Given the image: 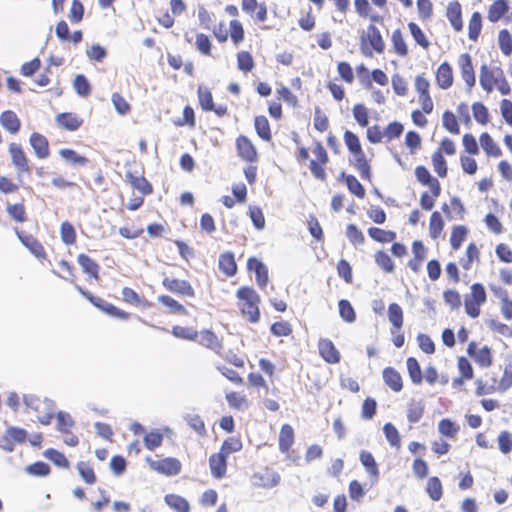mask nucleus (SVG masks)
I'll list each match as a JSON object with an SVG mask.
<instances>
[{
  "label": "nucleus",
  "mask_w": 512,
  "mask_h": 512,
  "mask_svg": "<svg viewBox=\"0 0 512 512\" xmlns=\"http://www.w3.org/2000/svg\"><path fill=\"white\" fill-rule=\"evenodd\" d=\"M60 268L66 272L68 277H65V279H68L72 284H74L75 289L83 296L85 297L92 305H94L96 308H98L103 313L107 314L108 316L118 318L121 320H129L131 317V314L129 312H126L117 306L105 301L104 299L92 295L89 291L85 290L83 287L75 283V268L74 266L66 261L61 260L59 262Z\"/></svg>",
  "instance_id": "f257e3e1"
},
{
  "label": "nucleus",
  "mask_w": 512,
  "mask_h": 512,
  "mask_svg": "<svg viewBox=\"0 0 512 512\" xmlns=\"http://www.w3.org/2000/svg\"><path fill=\"white\" fill-rule=\"evenodd\" d=\"M479 84L486 94H491L494 90L503 96L511 93L510 83L504 70L499 66L482 64L479 70Z\"/></svg>",
  "instance_id": "f03ea898"
},
{
  "label": "nucleus",
  "mask_w": 512,
  "mask_h": 512,
  "mask_svg": "<svg viewBox=\"0 0 512 512\" xmlns=\"http://www.w3.org/2000/svg\"><path fill=\"white\" fill-rule=\"evenodd\" d=\"M475 384V395L478 397L494 393H505L512 387V361L507 363L503 369L501 378L491 375L488 379L477 378Z\"/></svg>",
  "instance_id": "7ed1b4c3"
},
{
  "label": "nucleus",
  "mask_w": 512,
  "mask_h": 512,
  "mask_svg": "<svg viewBox=\"0 0 512 512\" xmlns=\"http://www.w3.org/2000/svg\"><path fill=\"white\" fill-rule=\"evenodd\" d=\"M237 307L241 315L252 324L260 321V303L259 294L249 286H241L236 291Z\"/></svg>",
  "instance_id": "20e7f679"
},
{
  "label": "nucleus",
  "mask_w": 512,
  "mask_h": 512,
  "mask_svg": "<svg viewBox=\"0 0 512 512\" xmlns=\"http://www.w3.org/2000/svg\"><path fill=\"white\" fill-rule=\"evenodd\" d=\"M414 173L417 181L421 185L427 186L430 189V193L427 191L421 193L419 201L423 210L430 211L433 209L436 199L441 194V184L438 179L433 177L429 170L423 165L416 166Z\"/></svg>",
  "instance_id": "39448f33"
},
{
  "label": "nucleus",
  "mask_w": 512,
  "mask_h": 512,
  "mask_svg": "<svg viewBox=\"0 0 512 512\" xmlns=\"http://www.w3.org/2000/svg\"><path fill=\"white\" fill-rule=\"evenodd\" d=\"M7 152L10 164L16 171L17 180L21 182L22 176H28L32 173L31 158L23 145L16 141L8 143Z\"/></svg>",
  "instance_id": "423d86ee"
},
{
  "label": "nucleus",
  "mask_w": 512,
  "mask_h": 512,
  "mask_svg": "<svg viewBox=\"0 0 512 512\" xmlns=\"http://www.w3.org/2000/svg\"><path fill=\"white\" fill-rule=\"evenodd\" d=\"M360 51L366 57H372L374 53L382 54L385 51V41L375 23H370L359 37Z\"/></svg>",
  "instance_id": "0eeeda50"
},
{
  "label": "nucleus",
  "mask_w": 512,
  "mask_h": 512,
  "mask_svg": "<svg viewBox=\"0 0 512 512\" xmlns=\"http://www.w3.org/2000/svg\"><path fill=\"white\" fill-rule=\"evenodd\" d=\"M487 301V294L482 283H473L470 292L464 297L465 313L472 319H476L481 314V307Z\"/></svg>",
  "instance_id": "6e6552de"
},
{
  "label": "nucleus",
  "mask_w": 512,
  "mask_h": 512,
  "mask_svg": "<svg viewBox=\"0 0 512 512\" xmlns=\"http://www.w3.org/2000/svg\"><path fill=\"white\" fill-rule=\"evenodd\" d=\"M313 158L309 161V170L312 176L321 181L327 180L326 166L329 163V155L322 142L315 140L312 146Z\"/></svg>",
  "instance_id": "1a4fd4ad"
},
{
  "label": "nucleus",
  "mask_w": 512,
  "mask_h": 512,
  "mask_svg": "<svg viewBox=\"0 0 512 512\" xmlns=\"http://www.w3.org/2000/svg\"><path fill=\"white\" fill-rule=\"evenodd\" d=\"M18 240L21 244L40 262L48 260V254L44 245L32 234H28L18 227L14 228Z\"/></svg>",
  "instance_id": "9d476101"
},
{
  "label": "nucleus",
  "mask_w": 512,
  "mask_h": 512,
  "mask_svg": "<svg viewBox=\"0 0 512 512\" xmlns=\"http://www.w3.org/2000/svg\"><path fill=\"white\" fill-rule=\"evenodd\" d=\"M414 88L418 94V102L423 112L431 113L434 108L433 99L430 94V81L425 73H421L414 78Z\"/></svg>",
  "instance_id": "9b49d317"
},
{
  "label": "nucleus",
  "mask_w": 512,
  "mask_h": 512,
  "mask_svg": "<svg viewBox=\"0 0 512 512\" xmlns=\"http://www.w3.org/2000/svg\"><path fill=\"white\" fill-rule=\"evenodd\" d=\"M222 24L218 30H213V34L219 43H225L230 37L234 46H239L245 39V30L242 22L238 19L230 20L229 34L221 29Z\"/></svg>",
  "instance_id": "f8f14e48"
},
{
  "label": "nucleus",
  "mask_w": 512,
  "mask_h": 512,
  "mask_svg": "<svg viewBox=\"0 0 512 512\" xmlns=\"http://www.w3.org/2000/svg\"><path fill=\"white\" fill-rule=\"evenodd\" d=\"M146 462L151 470L165 476H176L182 470L181 462L175 457H166L158 460L147 458Z\"/></svg>",
  "instance_id": "ddd939ff"
},
{
  "label": "nucleus",
  "mask_w": 512,
  "mask_h": 512,
  "mask_svg": "<svg viewBox=\"0 0 512 512\" xmlns=\"http://www.w3.org/2000/svg\"><path fill=\"white\" fill-rule=\"evenodd\" d=\"M27 436L28 433L25 429L10 426L0 436V448L12 452L16 445L26 442Z\"/></svg>",
  "instance_id": "4468645a"
},
{
  "label": "nucleus",
  "mask_w": 512,
  "mask_h": 512,
  "mask_svg": "<svg viewBox=\"0 0 512 512\" xmlns=\"http://www.w3.org/2000/svg\"><path fill=\"white\" fill-rule=\"evenodd\" d=\"M466 351L480 368H488L493 364V352L487 345L479 347L475 341H471Z\"/></svg>",
  "instance_id": "2eb2a0df"
},
{
  "label": "nucleus",
  "mask_w": 512,
  "mask_h": 512,
  "mask_svg": "<svg viewBox=\"0 0 512 512\" xmlns=\"http://www.w3.org/2000/svg\"><path fill=\"white\" fill-rule=\"evenodd\" d=\"M197 97L199 105L203 111H213L218 117L227 115L228 108L225 105L215 106L213 102V95L208 87L199 85L197 89Z\"/></svg>",
  "instance_id": "dca6fc26"
},
{
  "label": "nucleus",
  "mask_w": 512,
  "mask_h": 512,
  "mask_svg": "<svg viewBox=\"0 0 512 512\" xmlns=\"http://www.w3.org/2000/svg\"><path fill=\"white\" fill-rule=\"evenodd\" d=\"M162 285L167 291L178 296L188 298L195 297V290L187 280L166 276L162 280Z\"/></svg>",
  "instance_id": "f3484780"
},
{
  "label": "nucleus",
  "mask_w": 512,
  "mask_h": 512,
  "mask_svg": "<svg viewBox=\"0 0 512 512\" xmlns=\"http://www.w3.org/2000/svg\"><path fill=\"white\" fill-rule=\"evenodd\" d=\"M238 157L247 163H256L259 159L258 151L250 138L239 135L235 140Z\"/></svg>",
  "instance_id": "a211bd4d"
},
{
  "label": "nucleus",
  "mask_w": 512,
  "mask_h": 512,
  "mask_svg": "<svg viewBox=\"0 0 512 512\" xmlns=\"http://www.w3.org/2000/svg\"><path fill=\"white\" fill-rule=\"evenodd\" d=\"M457 64L467 89H472L476 84V74L472 56L467 52L460 54L457 59Z\"/></svg>",
  "instance_id": "6ab92c4d"
},
{
  "label": "nucleus",
  "mask_w": 512,
  "mask_h": 512,
  "mask_svg": "<svg viewBox=\"0 0 512 512\" xmlns=\"http://www.w3.org/2000/svg\"><path fill=\"white\" fill-rule=\"evenodd\" d=\"M241 9L255 23H263L268 19V7L265 2L241 0Z\"/></svg>",
  "instance_id": "aec40b11"
},
{
  "label": "nucleus",
  "mask_w": 512,
  "mask_h": 512,
  "mask_svg": "<svg viewBox=\"0 0 512 512\" xmlns=\"http://www.w3.org/2000/svg\"><path fill=\"white\" fill-rule=\"evenodd\" d=\"M29 144L37 159L44 160L51 155L49 140L45 135L32 132L29 136Z\"/></svg>",
  "instance_id": "412c9836"
},
{
  "label": "nucleus",
  "mask_w": 512,
  "mask_h": 512,
  "mask_svg": "<svg viewBox=\"0 0 512 512\" xmlns=\"http://www.w3.org/2000/svg\"><path fill=\"white\" fill-rule=\"evenodd\" d=\"M457 369L459 375L452 380V386L454 388H461L466 381L474 378V369L465 356H459L457 358Z\"/></svg>",
  "instance_id": "4be33fe9"
},
{
  "label": "nucleus",
  "mask_w": 512,
  "mask_h": 512,
  "mask_svg": "<svg viewBox=\"0 0 512 512\" xmlns=\"http://www.w3.org/2000/svg\"><path fill=\"white\" fill-rule=\"evenodd\" d=\"M427 248L421 240H415L412 243L413 257L408 261L407 266L413 273H419L423 262L427 258Z\"/></svg>",
  "instance_id": "5701e85b"
},
{
  "label": "nucleus",
  "mask_w": 512,
  "mask_h": 512,
  "mask_svg": "<svg viewBox=\"0 0 512 512\" xmlns=\"http://www.w3.org/2000/svg\"><path fill=\"white\" fill-rule=\"evenodd\" d=\"M318 351L323 360L329 364L340 362L341 355L334 343L328 338H321L317 344Z\"/></svg>",
  "instance_id": "b1692460"
},
{
  "label": "nucleus",
  "mask_w": 512,
  "mask_h": 512,
  "mask_svg": "<svg viewBox=\"0 0 512 512\" xmlns=\"http://www.w3.org/2000/svg\"><path fill=\"white\" fill-rule=\"evenodd\" d=\"M435 81L442 90H447L454 83V73L451 64L447 61L442 62L436 69Z\"/></svg>",
  "instance_id": "393cba45"
},
{
  "label": "nucleus",
  "mask_w": 512,
  "mask_h": 512,
  "mask_svg": "<svg viewBox=\"0 0 512 512\" xmlns=\"http://www.w3.org/2000/svg\"><path fill=\"white\" fill-rule=\"evenodd\" d=\"M125 180L131 187L139 191L143 196L150 195L153 192L151 183L144 177L142 173L127 171L125 173Z\"/></svg>",
  "instance_id": "a878e982"
},
{
  "label": "nucleus",
  "mask_w": 512,
  "mask_h": 512,
  "mask_svg": "<svg viewBox=\"0 0 512 512\" xmlns=\"http://www.w3.org/2000/svg\"><path fill=\"white\" fill-rule=\"evenodd\" d=\"M382 379L385 385L395 393H399L404 387L403 377L394 367H385L382 371Z\"/></svg>",
  "instance_id": "bb28decb"
},
{
  "label": "nucleus",
  "mask_w": 512,
  "mask_h": 512,
  "mask_svg": "<svg viewBox=\"0 0 512 512\" xmlns=\"http://www.w3.org/2000/svg\"><path fill=\"white\" fill-rule=\"evenodd\" d=\"M55 122L61 129L72 132L82 126L83 119L76 113L63 112L56 115Z\"/></svg>",
  "instance_id": "cd10ccee"
},
{
  "label": "nucleus",
  "mask_w": 512,
  "mask_h": 512,
  "mask_svg": "<svg viewBox=\"0 0 512 512\" xmlns=\"http://www.w3.org/2000/svg\"><path fill=\"white\" fill-rule=\"evenodd\" d=\"M446 17L455 32L463 30L462 6L458 1H451L446 8Z\"/></svg>",
  "instance_id": "c85d7f7f"
},
{
  "label": "nucleus",
  "mask_w": 512,
  "mask_h": 512,
  "mask_svg": "<svg viewBox=\"0 0 512 512\" xmlns=\"http://www.w3.org/2000/svg\"><path fill=\"white\" fill-rule=\"evenodd\" d=\"M479 145L488 158H499L503 152L499 144L488 132H482L479 136Z\"/></svg>",
  "instance_id": "c756f323"
},
{
  "label": "nucleus",
  "mask_w": 512,
  "mask_h": 512,
  "mask_svg": "<svg viewBox=\"0 0 512 512\" xmlns=\"http://www.w3.org/2000/svg\"><path fill=\"white\" fill-rule=\"evenodd\" d=\"M209 468L211 475L215 479L224 478L227 473V456L219 451L211 454L209 457Z\"/></svg>",
  "instance_id": "7c9ffc66"
},
{
  "label": "nucleus",
  "mask_w": 512,
  "mask_h": 512,
  "mask_svg": "<svg viewBox=\"0 0 512 512\" xmlns=\"http://www.w3.org/2000/svg\"><path fill=\"white\" fill-rule=\"evenodd\" d=\"M247 268L250 271L255 272V278L257 285L263 289L267 286L269 277L267 267L257 258L250 257L247 260Z\"/></svg>",
  "instance_id": "2f4dec72"
},
{
  "label": "nucleus",
  "mask_w": 512,
  "mask_h": 512,
  "mask_svg": "<svg viewBox=\"0 0 512 512\" xmlns=\"http://www.w3.org/2000/svg\"><path fill=\"white\" fill-rule=\"evenodd\" d=\"M199 344L213 352L220 354L223 349L222 338L218 337L212 330L204 329L200 333Z\"/></svg>",
  "instance_id": "473e14b6"
},
{
  "label": "nucleus",
  "mask_w": 512,
  "mask_h": 512,
  "mask_svg": "<svg viewBox=\"0 0 512 512\" xmlns=\"http://www.w3.org/2000/svg\"><path fill=\"white\" fill-rule=\"evenodd\" d=\"M0 125L11 135H16L21 129V120L12 110H5L0 114Z\"/></svg>",
  "instance_id": "72a5a7b5"
},
{
  "label": "nucleus",
  "mask_w": 512,
  "mask_h": 512,
  "mask_svg": "<svg viewBox=\"0 0 512 512\" xmlns=\"http://www.w3.org/2000/svg\"><path fill=\"white\" fill-rule=\"evenodd\" d=\"M295 441V432L290 424H283L280 428L278 437L279 450L284 454H289Z\"/></svg>",
  "instance_id": "f704fd0d"
},
{
  "label": "nucleus",
  "mask_w": 512,
  "mask_h": 512,
  "mask_svg": "<svg viewBox=\"0 0 512 512\" xmlns=\"http://www.w3.org/2000/svg\"><path fill=\"white\" fill-rule=\"evenodd\" d=\"M356 14L363 19H369L371 23H382L383 17L372 12L369 0H354Z\"/></svg>",
  "instance_id": "c9c22d12"
},
{
  "label": "nucleus",
  "mask_w": 512,
  "mask_h": 512,
  "mask_svg": "<svg viewBox=\"0 0 512 512\" xmlns=\"http://www.w3.org/2000/svg\"><path fill=\"white\" fill-rule=\"evenodd\" d=\"M509 10L510 7L507 0H494L488 7L487 19L491 23H497L507 15Z\"/></svg>",
  "instance_id": "e433bc0d"
},
{
  "label": "nucleus",
  "mask_w": 512,
  "mask_h": 512,
  "mask_svg": "<svg viewBox=\"0 0 512 512\" xmlns=\"http://www.w3.org/2000/svg\"><path fill=\"white\" fill-rule=\"evenodd\" d=\"M254 484L262 488H272L278 485L280 476L269 469L257 472L253 475Z\"/></svg>",
  "instance_id": "4c0bfd02"
},
{
  "label": "nucleus",
  "mask_w": 512,
  "mask_h": 512,
  "mask_svg": "<svg viewBox=\"0 0 512 512\" xmlns=\"http://www.w3.org/2000/svg\"><path fill=\"white\" fill-rule=\"evenodd\" d=\"M359 458L361 464L365 467L367 473L369 474L372 484L377 483L380 477V472L378 464L372 453L363 450L360 452Z\"/></svg>",
  "instance_id": "58836bf2"
},
{
  "label": "nucleus",
  "mask_w": 512,
  "mask_h": 512,
  "mask_svg": "<svg viewBox=\"0 0 512 512\" xmlns=\"http://www.w3.org/2000/svg\"><path fill=\"white\" fill-rule=\"evenodd\" d=\"M391 44L393 52L397 56L406 58L409 55V47L405 35L400 29L393 30L391 34Z\"/></svg>",
  "instance_id": "ea45409f"
},
{
  "label": "nucleus",
  "mask_w": 512,
  "mask_h": 512,
  "mask_svg": "<svg viewBox=\"0 0 512 512\" xmlns=\"http://www.w3.org/2000/svg\"><path fill=\"white\" fill-rule=\"evenodd\" d=\"M77 262L81 266L82 271L88 275L89 278L99 280V264L88 255L81 253L77 256Z\"/></svg>",
  "instance_id": "a19ab883"
},
{
  "label": "nucleus",
  "mask_w": 512,
  "mask_h": 512,
  "mask_svg": "<svg viewBox=\"0 0 512 512\" xmlns=\"http://www.w3.org/2000/svg\"><path fill=\"white\" fill-rule=\"evenodd\" d=\"M425 412V404L422 400L410 399L407 403L406 417L409 423H417Z\"/></svg>",
  "instance_id": "79ce46f5"
},
{
  "label": "nucleus",
  "mask_w": 512,
  "mask_h": 512,
  "mask_svg": "<svg viewBox=\"0 0 512 512\" xmlns=\"http://www.w3.org/2000/svg\"><path fill=\"white\" fill-rule=\"evenodd\" d=\"M5 209L10 219L15 223L22 224L28 219L26 206L23 201L16 203L8 202Z\"/></svg>",
  "instance_id": "37998d69"
},
{
  "label": "nucleus",
  "mask_w": 512,
  "mask_h": 512,
  "mask_svg": "<svg viewBox=\"0 0 512 512\" xmlns=\"http://www.w3.org/2000/svg\"><path fill=\"white\" fill-rule=\"evenodd\" d=\"M220 271L227 277H232L237 273V264L234 254L230 251L220 254L218 260Z\"/></svg>",
  "instance_id": "c03bdc74"
},
{
  "label": "nucleus",
  "mask_w": 512,
  "mask_h": 512,
  "mask_svg": "<svg viewBox=\"0 0 512 512\" xmlns=\"http://www.w3.org/2000/svg\"><path fill=\"white\" fill-rule=\"evenodd\" d=\"M339 180H343L350 193L355 195L357 198L363 199L365 197V188L354 175L341 172L339 175Z\"/></svg>",
  "instance_id": "a18cd8bd"
},
{
  "label": "nucleus",
  "mask_w": 512,
  "mask_h": 512,
  "mask_svg": "<svg viewBox=\"0 0 512 512\" xmlns=\"http://www.w3.org/2000/svg\"><path fill=\"white\" fill-rule=\"evenodd\" d=\"M483 28V19L479 11L472 13L468 21V38L470 41L476 43L480 37Z\"/></svg>",
  "instance_id": "49530a36"
},
{
  "label": "nucleus",
  "mask_w": 512,
  "mask_h": 512,
  "mask_svg": "<svg viewBox=\"0 0 512 512\" xmlns=\"http://www.w3.org/2000/svg\"><path fill=\"white\" fill-rule=\"evenodd\" d=\"M407 28L417 45H419L423 50H428L430 48L431 43L429 38L416 22H409L407 24Z\"/></svg>",
  "instance_id": "de8ad7c7"
},
{
  "label": "nucleus",
  "mask_w": 512,
  "mask_h": 512,
  "mask_svg": "<svg viewBox=\"0 0 512 512\" xmlns=\"http://www.w3.org/2000/svg\"><path fill=\"white\" fill-rule=\"evenodd\" d=\"M122 300L130 305L147 308L151 306V303L144 297H141L135 290L130 287H124L122 289Z\"/></svg>",
  "instance_id": "09e8293b"
},
{
  "label": "nucleus",
  "mask_w": 512,
  "mask_h": 512,
  "mask_svg": "<svg viewBox=\"0 0 512 512\" xmlns=\"http://www.w3.org/2000/svg\"><path fill=\"white\" fill-rule=\"evenodd\" d=\"M196 50L204 57L212 56L213 43L209 35L203 32L195 34L194 42Z\"/></svg>",
  "instance_id": "8fccbe9b"
},
{
  "label": "nucleus",
  "mask_w": 512,
  "mask_h": 512,
  "mask_svg": "<svg viewBox=\"0 0 512 512\" xmlns=\"http://www.w3.org/2000/svg\"><path fill=\"white\" fill-rule=\"evenodd\" d=\"M254 128L257 135L264 141H271L272 133L270 123L266 116L258 115L254 118Z\"/></svg>",
  "instance_id": "3c124183"
},
{
  "label": "nucleus",
  "mask_w": 512,
  "mask_h": 512,
  "mask_svg": "<svg viewBox=\"0 0 512 512\" xmlns=\"http://www.w3.org/2000/svg\"><path fill=\"white\" fill-rule=\"evenodd\" d=\"M164 501L175 512H190L189 502L178 494H167Z\"/></svg>",
  "instance_id": "603ef678"
},
{
  "label": "nucleus",
  "mask_w": 512,
  "mask_h": 512,
  "mask_svg": "<svg viewBox=\"0 0 512 512\" xmlns=\"http://www.w3.org/2000/svg\"><path fill=\"white\" fill-rule=\"evenodd\" d=\"M425 491L432 501H439L443 497V485L439 477H429L426 483Z\"/></svg>",
  "instance_id": "864d4df0"
},
{
  "label": "nucleus",
  "mask_w": 512,
  "mask_h": 512,
  "mask_svg": "<svg viewBox=\"0 0 512 512\" xmlns=\"http://www.w3.org/2000/svg\"><path fill=\"white\" fill-rule=\"evenodd\" d=\"M59 155L64 161L74 166H86L89 162L87 157L78 154L71 148L60 149Z\"/></svg>",
  "instance_id": "5fc2aeb1"
},
{
  "label": "nucleus",
  "mask_w": 512,
  "mask_h": 512,
  "mask_svg": "<svg viewBox=\"0 0 512 512\" xmlns=\"http://www.w3.org/2000/svg\"><path fill=\"white\" fill-rule=\"evenodd\" d=\"M368 235L371 239H373L374 241H376L378 243L393 242L397 237V234L395 231L384 230L382 228H378V227H374V226L368 228Z\"/></svg>",
  "instance_id": "6e6d98bb"
},
{
  "label": "nucleus",
  "mask_w": 512,
  "mask_h": 512,
  "mask_svg": "<svg viewBox=\"0 0 512 512\" xmlns=\"http://www.w3.org/2000/svg\"><path fill=\"white\" fill-rule=\"evenodd\" d=\"M388 320L392 327L402 329L404 323V312L398 303H390L387 310Z\"/></svg>",
  "instance_id": "4d7b16f0"
},
{
  "label": "nucleus",
  "mask_w": 512,
  "mask_h": 512,
  "mask_svg": "<svg viewBox=\"0 0 512 512\" xmlns=\"http://www.w3.org/2000/svg\"><path fill=\"white\" fill-rule=\"evenodd\" d=\"M171 334L178 339L187 341H196L199 336V332L196 328L180 325H174L171 329Z\"/></svg>",
  "instance_id": "13d9d810"
},
{
  "label": "nucleus",
  "mask_w": 512,
  "mask_h": 512,
  "mask_svg": "<svg viewBox=\"0 0 512 512\" xmlns=\"http://www.w3.org/2000/svg\"><path fill=\"white\" fill-rule=\"evenodd\" d=\"M406 367L411 382L415 385H420L423 381V375L418 360L415 357H408Z\"/></svg>",
  "instance_id": "bf43d9fd"
},
{
  "label": "nucleus",
  "mask_w": 512,
  "mask_h": 512,
  "mask_svg": "<svg viewBox=\"0 0 512 512\" xmlns=\"http://www.w3.org/2000/svg\"><path fill=\"white\" fill-rule=\"evenodd\" d=\"M36 413L37 420L43 425H49L54 418L55 405L52 400L47 402V405L39 406L34 411Z\"/></svg>",
  "instance_id": "052dcab7"
},
{
  "label": "nucleus",
  "mask_w": 512,
  "mask_h": 512,
  "mask_svg": "<svg viewBox=\"0 0 512 512\" xmlns=\"http://www.w3.org/2000/svg\"><path fill=\"white\" fill-rule=\"evenodd\" d=\"M472 114L475 121L485 126L490 122V113L486 105L480 101H476L471 106Z\"/></svg>",
  "instance_id": "680f3d73"
},
{
  "label": "nucleus",
  "mask_w": 512,
  "mask_h": 512,
  "mask_svg": "<svg viewBox=\"0 0 512 512\" xmlns=\"http://www.w3.org/2000/svg\"><path fill=\"white\" fill-rule=\"evenodd\" d=\"M444 220L439 211L432 212L429 220V235L432 239H438L444 229Z\"/></svg>",
  "instance_id": "e2e57ef3"
},
{
  "label": "nucleus",
  "mask_w": 512,
  "mask_h": 512,
  "mask_svg": "<svg viewBox=\"0 0 512 512\" xmlns=\"http://www.w3.org/2000/svg\"><path fill=\"white\" fill-rule=\"evenodd\" d=\"M469 230L464 225H457L452 228L450 235V245L453 250L460 249L462 243L467 238Z\"/></svg>",
  "instance_id": "0e129e2a"
},
{
  "label": "nucleus",
  "mask_w": 512,
  "mask_h": 512,
  "mask_svg": "<svg viewBox=\"0 0 512 512\" xmlns=\"http://www.w3.org/2000/svg\"><path fill=\"white\" fill-rule=\"evenodd\" d=\"M237 68L243 73L251 72L255 67V61L252 54L248 51H239L236 54Z\"/></svg>",
  "instance_id": "69168bd1"
},
{
  "label": "nucleus",
  "mask_w": 512,
  "mask_h": 512,
  "mask_svg": "<svg viewBox=\"0 0 512 512\" xmlns=\"http://www.w3.org/2000/svg\"><path fill=\"white\" fill-rule=\"evenodd\" d=\"M459 430V425L449 418L441 419L438 423V431L444 437L454 439L459 433Z\"/></svg>",
  "instance_id": "338daca9"
},
{
  "label": "nucleus",
  "mask_w": 512,
  "mask_h": 512,
  "mask_svg": "<svg viewBox=\"0 0 512 512\" xmlns=\"http://www.w3.org/2000/svg\"><path fill=\"white\" fill-rule=\"evenodd\" d=\"M498 47L501 53L509 57L512 55V36L507 29H501L498 32Z\"/></svg>",
  "instance_id": "774afa93"
}]
</instances>
